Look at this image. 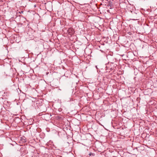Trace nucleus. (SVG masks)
Instances as JSON below:
<instances>
[{
    "instance_id": "nucleus-1",
    "label": "nucleus",
    "mask_w": 157,
    "mask_h": 157,
    "mask_svg": "<svg viewBox=\"0 0 157 157\" xmlns=\"http://www.w3.org/2000/svg\"><path fill=\"white\" fill-rule=\"evenodd\" d=\"M68 33L70 35H72L74 33V30L72 28H70L67 30Z\"/></svg>"
},
{
    "instance_id": "nucleus-2",
    "label": "nucleus",
    "mask_w": 157,
    "mask_h": 157,
    "mask_svg": "<svg viewBox=\"0 0 157 157\" xmlns=\"http://www.w3.org/2000/svg\"><path fill=\"white\" fill-rule=\"evenodd\" d=\"M89 155L90 156H91V155H94V154H93V153H90L89 154Z\"/></svg>"
}]
</instances>
